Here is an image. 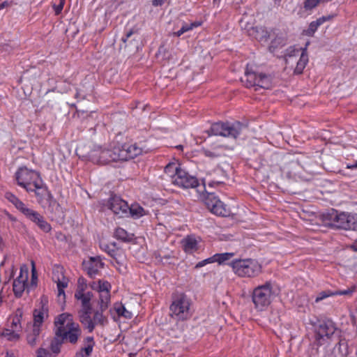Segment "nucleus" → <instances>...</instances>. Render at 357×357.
<instances>
[{"label":"nucleus","mask_w":357,"mask_h":357,"mask_svg":"<svg viewBox=\"0 0 357 357\" xmlns=\"http://www.w3.org/2000/svg\"><path fill=\"white\" fill-rule=\"evenodd\" d=\"M75 297L81 301L82 305V308L78 313L79 321L89 332H92L96 326H102L107 323V318L99 311H96L93 317H91L90 301L92 294L90 292L76 291Z\"/></svg>","instance_id":"obj_1"},{"label":"nucleus","mask_w":357,"mask_h":357,"mask_svg":"<svg viewBox=\"0 0 357 357\" xmlns=\"http://www.w3.org/2000/svg\"><path fill=\"white\" fill-rule=\"evenodd\" d=\"M112 143L102 147L92 142H88L79 144L76 149V152L79 157L88 158L96 163L105 165L114 162L112 155Z\"/></svg>","instance_id":"obj_2"},{"label":"nucleus","mask_w":357,"mask_h":357,"mask_svg":"<svg viewBox=\"0 0 357 357\" xmlns=\"http://www.w3.org/2000/svg\"><path fill=\"white\" fill-rule=\"evenodd\" d=\"M324 225L344 229H357V217L347 213H338L331 210L321 215Z\"/></svg>","instance_id":"obj_3"},{"label":"nucleus","mask_w":357,"mask_h":357,"mask_svg":"<svg viewBox=\"0 0 357 357\" xmlns=\"http://www.w3.org/2000/svg\"><path fill=\"white\" fill-rule=\"evenodd\" d=\"M38 198V202L48 212L53 213L58 218L63 217V212L59 204L53 199L46 186L44 185L42 180L36 183L33 188Z\"/></svg>","instance_id":"obj_4"},{"label":"nucleus","mask_w":357,"mask_h":357,"mask_svg":"<svg viewBox=\"0 0 357 357\" xmlns=\"http://www.w3.org/2000/svg\"><path fill=\"white\" fill-rule=\"evenodd\" d=\"M5 197L18 211H20L29 220L36 224L43 231L48 232L51 230L50 225L45 221L43 217H42L38 212L28 208L25 204L19 199L15 195L11 192H6Z\"/></svg>","instance_id":"obj_5"},{"label":"nucleus","mask_w":357,"mask_h":357,"mask_svg":"<svg viewBox=\"0 0 357 357\" xmlns=\"http://www.w3.org/2000/svg\"><path fill=\"white\" fill-rule=\"evenodd\" d=\"M307 42L305 48H296L289 47L287 49L284 55L286 64L290 68H294V73L301 74L303 73L308 62V56L306 52Z\"/></svg>","instance_id":"obj_6"},{"label":"nucleus","mask_w":357,"mask_h":357,"mask_svg":"<svg viewBox=\"0 0 357 357\" xmlns=\"http://www.w3.org/2000/svg\"><path fill=\"white\" fill-rule=\"evenodd\" d=\"M233 271L240 277L255 278L261 272V265L255 259H237L230 263Z\"/></svg>","instance_id":"obj_7"},{"label":"nucleus","mask_w":357,"mask_h":357,"mask_svg":"<svg viewBox=\"0 0 357 357\" xmlns=\"http://www.w3.org/2000/svg\"><path fill=\"white\" fill-rule=\"evenodd\" d=\"M273 298L274 294L269 283L256 287L252 293V302L259 310L268 307Z\"/></svg>","instance_id":"obj_8"},{"label":"nucleus","mask_w":357,"mask_h":357,"mask_svg":"<svg viewBox=\"0 0 357 357\" xmlns=\"http://www.w3.org/2000/svg\"><path fill=\"white\" fill-rule=\"evenodd\" d=\"M243 128V126L238 122L232 124L218 122L213 123L207 132L209 135H220L236 139L241 133Z\"/></svg>","instance_id":"obj_9"},{"label":"nucleus","mask_w":357,"mask_h":357,"mask_svg":"<svg viewBox=\"0 0 357 357\" xmlns=\"http://www.w3.org/2000/svg\"><path fill=\"white\" fill-rule=\"evenodd\" d=\"M190 302L186 296L178 295L170 306L171 316L177 320L187 319L190 316Z\"/></svg>","instance_id":"obj_10"},{"label":"nucleus","mask_w":357,"mask_h":357,"mask_svg":"<svg viewBox=\"0 0 357 357\" xmlns=\"http://www.w3.org/2000/svg\"><path fill=\"white\" fill-rule=\"evenodd\" d=\"M16 179L18 185L26 189L27 192H32L33 190L32 185L34 186L41 180L38 172L26 167L19 169L16 173Z\"/></svg>","instance_id":"obj_11"},{"label":"nucleus","mask_w":357,"mask_h":357,"mask_svg":"<svg viewBox=\"0 0 357 357\" xmlns=\"http://www.w3.org/2000/svg\"><path fill=\"white\" fill-rule=\"evenodd\" d=\"M89 286L98 293V304L100 310L102 311L106 310L110 303L111 284L107 281L98 280L92 282Z\"/></svg>","instance_id":"obj_12"},{"label":"nucleus","mask_w":357,"mask_h":357,"mask_svg":"<svg viewBox=\"0 0 357 357\" xmlns=\"http://www.w3.org/2000/svg\"><path fill=\"white\" fill-rule=\"evenodd\" d=\"M204 202L209 211L217 215L226 216L229 213L224 203L213 193L207 194Z\"/></svg>","instance_id":"obj_13"},{"label":"nucleus","mask_w":357,"mask_h":357,"mask_svg":"<svg viewBox=\"0 0 357 357\" xmlns=\"http://www.w3.org/2000/svg\"><path fill=\"white\" fill-rule=\"evenodd\" d=\"M52 280L56 283L58 289V297L62 298L64 301L66 298L64 289L68 285L69 280L64 275L63 268L60 266H55L53 269Z\"/></svg>","instance_id":"obj_14"},{"label":"nucleus","mask_w":357,"mask_h":357,"mask_svg":"<svg viewBox=\"0 0 357 357\" xmlns=\"http://www.w3.org/2000/svg\"><path fill=\"white\" fill-rule=\"evenodd\" d=\"M29 269L26 265L23 264L20 267L19 276L13 282V291L16 296L20 297L23 292L28 289Z\"/></svg>","instance_id":"obj_15"},{"label":"nucleus","mask_w":357,"mask_h":357,"mask_svg":"<svg viewBox=\"0 0 357 357\" xmlns=\"http://www.w3.org/2000/svg\"><path fill=\"white\" fill-rule=\"evenodd\" d=\"M135 34L133 30L127 32L126 38H123V44L120 47L121 51L125 56H130L137 52L140 43L137 40V36L131 38L132 36Z\"/></svg>","instance_id":"obj_16"},{"label":"nucleus","mask_w":357,"mask_h":357,"mask_svg":"<svg viewBox=\"0 0 357 357\" xmlns=\"http://www.w3.org/2000/svg\"><path fill=\"white\" fill-rule=\"evenodd\" d=\"M172 183L183 188H194L198 185V181L182 169L178 171Z\"/></svg>","instance_id":"obj_17"},{"label":"nucleus","mask_w":357,"mask_h":357,"mask_svg":"<svg viewBox=\"0 0 357 357\" xmlns=\"http://www.w3.org/2000/svg\"><path fill=\"white\" fill-rule=\"evenodd\" d=\"M242 28L246 30L250 36L260 41H268L269 38L268 35L272 33V32H269L265 26L261 24H257L255 26H254V24H245V27Z\"/></svg>","instance_id":"obj_18"},{"label":"nucleus","mask_w":357,"mask_h":357,"mask_svg":"<svg viewBox=\"0 0 357 357\" xmlns=\"http://www.w3.org/2000/svg\"><path fill=\"white\" fill-rule=\"evenodd\" d=\"M108 207L115 215L119 217L128 214L129 206L128 204L119 197H112L108 202Z\"/></svg>","instance_id":"obj_19"},{"label":"nucleus","mask_w":357,"mask_h":357,"mask_svg":"<svg viewBox=\"0 0 357 357\" xmlns=\"http://www.w3.org/2000/svg\"><path fill=\"white\" fill-rule=\"evenodd\" d=\"M54 324L56 328V335H59L63 334L64 331L69 330L73 325H75L77 323L73 321V317L70 314L63 313L55 319Z\"/></svg>","instance_id":"obj_20"},{"label":"nucleus","mask_w":357,"mask_h":357,"mask_svg":"<svg viewBox=\"0 0 357 357\" xmlns=\"http://www.w3.org/2000/svg\"><path fill=\"white\" fill-rule=\"evenodd\" d=\"M336 328L335 324L331 321H327L319 324L317 328V337L320 344L325 338H330L335 333Z\"/></svg>","instance_id":"obj_21"},{"label":"nucleus","mask_w":357,"mask_h":357,"mask_svg":"<svg viewBox=\"0 0 357 357\" xmlns=\"http://www.w3.org/2000/svg\"><path fill=\"white\" fill-rule=\"evenodd\" d=\"M83 266L88 275L93 277L102 268L103 263L99 257H91L83 261Z\"/></svg>","instance_id":"obj_22"},{"label":"nucleus","mask_w":357,"mask_h":357,"mask_svg":"<svg viewBox=\"0 0 357 357\" xmlns=\"http://www.w3.org/2000/svg\"><path fill=\"white\" fill-rule=\"evenodd\" d=\"M268 40H271V45H269V50L271 52H276L282 48L287 43V38L285 33L282 32L275 33L272 32L268 35Z\"/></svg>","instance_id":"obj_23"},{"label":"nucleus","mask_w":357,"mask_h":357,"mask_svg":"<svg viewBox=\"0 0 357 357\" xmlns=\"http://www.w3.org/2000/svg\"><path fill=\"white\" fill-rule=\"evenodd\" d=\"M102 249L105 250L107 252H108L115 260L117 264L120 265V267L118 268L120 272H123L125 270L124 264H125V256L121 250L109 249L107 245H101Z\"/></svg>","instance_id":"obj_24"},{"label":"nucleus","mask_w":357,"mask_h":357,"mask_svg":"<svg viewBox=\"0 0 357 357\" xmlns=\"http://www.w3.org/2000/svg\"><path fill=\"white\" fill-rule=\"evenodd\" d=\"M122 155L123 160L132 159L142 153V149L136 144H124L121 145Z\"/></svg>","instance_id":"obj_25"},{"label":"nucleus","mask_w":357,"mask_h":357,"mask_svg":"<svg viewBox=\"0 0 357 357\" xmlns=\"http://www.w3.org/2000/svg\"><path fill=\"white\" fill-rule=\"evenodd\" d=\"M80 335L81 329L78 324H76L75 325H73V326H71L69 330L64 331L63 334H60L58 336L62 337L63 339H65L69 342L74 344L77 342Z\"/></svg>","instance_id":"obj_26"},{"label":"nucleus","mask_w":357,"mask_h":357,"mask_svg":"<svg viewBox=\"0 0 357 357\" xmlns=\"http://www.w3.org/2000/svg\"><path fill=\"white\" fill-rule=\"evenodd\" d=\"M47 316V312L44 310H36L33 312V323L32 325L33 332L36 335H39L40 326Z\"/></svg>","instance_id":"obj_27"},{"label":"nucleus","mask_w":357,"mask_h":357,"mask_svg":"<svg viewBox=\"0 0 357 357\" xmlns=\"http://www.w3.org/2000/svg\"><path fill=\"white\" fill-rule=\"evenodd\" d=\"M112 311L115 312L118 317V318H123L126 319H130L133 316V311L130 308L126 307L122 303H116L114 305Z\"/></svg>","instance_id":"obj_28"},{"label":"nucleus","mask_w":357,"mask_h":357,"mask_svg":"<svg viewBox=\"0 0 357 357\" xmlns=\"http://www.w3.org/2000/svg\"><path fill=\"white\" fill-rule=\"evenodd\" d=\"M94 344L95 343L92 337H86L84 347L76 354L75 357H89Z\"/></svg>","instance_id":"obj_29"},{"label":"nucleus","mask_w":357,"mask_h":357,"mask_svg":"<svg viewBox=\"0 0 357 357\" xmlns=\"http://www.w3.org/2000/svg\"><path fill=\"white\" fill-rule=\"evenodd\" d=\"M271 82L269 77L261 73L258 75L257 80L256 82L255 90L259 89H268L271 87Z\"/></svg>","instance_id":"obj_30"},{"label":"nucleus","mask_w":357,"mask_h":357,"mask_svg":"<svg viewBox=\"0 0 357 357\" xmlns=\"http://www.w3.org/2000/svg\"><path fill=\"white\" fill-rule=\"evenodd\" d=\"M180 165L176 162H170L165 168V174L171 178L172 183L175 179L178 171L181 170Z\"/></svg>","instance_id":"obj_31"},{"label":"nucleus","mask_w":357,"mask_h":357,"mask_svg":"<svg viewBox=\"0 0 357 357\" xmlns=\"http://www.w3.org/2000/svg\"><path fill=\"white\" fill-rule=\"evenodd\" d=\"M257 77L258 75L253 72H250L248 68L245 71L244 77L242 78V82L247 87L255 86Z\"/></svg>","instance_id":"obj_32"},{"label":"nucleus","mask_w":357,"mask_h":357,"mask_svg":"<svg viewBox=\"0 0 357 357\" xmlns=\"http://www.w3.org/2000/svg\"><path fill=\"white\" fill-rule=\"evenodd\" d=\"M183 248L185 252H192L197 248V241L193 237H187L183 240Z\"/></svg>","instance_id":"obj_33"},{"label":"nucleus","mask_w":357,"mask_h":357,"mask_svg":"<svg viewBox=\"0 0 357 357\" xmlns=\"http://www.w3.org/2000/svg\"><path fill=\"white\" fill-rule=\"evenodd\" d=\"M128 213L135 218H139L146 215L145 210L138 204H132L128 209Z\"/></svg>","instance_id":"obj_34"},{"label":"nucleus","mask_w":357,"mask_h":357,"mask_svg":"<svg viewBox=\"0 0 357 357\" xmlns=\"http://www.w3.org/2000/svg\"><path fill=\"white\" fill-rule=\"evenodd\" d=\"M112 158H113V161L116 162V161H119V160H123V158L121 157V155H122L121 145L118 143L113 142L112 145Z\"/></svg>","instance_id":"obj_35"},{"label":"nucleus","mask_w":357,"mask_h":357,"mask_svg":"<svg viewBox=\"0 0 357 357\" xmlns=\"http://www.w3.org/2000/svg\"><path fill=\"white\" fill-rule=\"evenodd\" d=\"M199 24H183V26L177 31L173 32L172 35L181 36L185 32H188L193 29L195 27H197Z\"/></svg>","instance_id":"obj_36"},{"label":"nucleus","mask_w":357,"mask_h":357,"mask_svg":"<svg viewBox=\"0 0 357 357\" xmlns=\"http://www.w3.org/2000/svg\"><path fill=\"white\" fill-rule=\"evenodd\" d=\"M115 236L120 240L123 241H129L132 238L131 234H129L125 229L122 228H118L115 231Z\"/></svg>","instance_id":"obj_37"},{"label":"nucleus","mask_w":357,"mask_h":357,"mask_svg":"<svg viewBox=\"0 0 357 357\" xmlns=\"http://www.w3.org/2000/svg\"><path fill=\"white\" fill-rule=\"evenodd\" d=\"M2 336L7 338L8 340L10 341H15L20 339V334L17 333L15 331H13L12 329H5L2 334Z\"/></svg>","instance_id":"obj_38"},{"label":"nucleus","mask_w":357,"mask_h":357,"mask_svg":"<svg viewBox=\"0 0 357 357\" xmlns=\"http://www.w3.org/2000/svg\"><path fill=\"white\" fill-rule=\"evenodd\" d=\"M233 253H221V254H215L213 257L214 262L217 261L219 264L224 263L226 261L229 260L233 257Z\"/></svg>","instance_id":"obj_39"},{"label":"nucleus","mask_w":357,"mask_h":357,"mask_svg":"<svg viewBox=\"0 0 357 357\" xmlns=\"http://www.w3.org/2000/svg\"><path fill=\"white\" fill-rule=\"evenodd\" d=\"M334 296V291H321L316 297L315 302L318 303V302L322 301L323 299H324V298H327L328 296Z\"/></svg>","instance_id":"obj_40"},{"label":"nucleus","mask_w":357,"mask_h":357,"mask_svg":"<svg viewBox=\"0 0 357 357\" xmlns=\"http://www.w3.org/2000/svg\"><path fill=\"white\" fill-rule=\"evenodd\" d=\"M22 328L21 324H20V320L19 317H15L13 319L12 324H11V329L13 331H15L17 333H18Z\"/></svg>","instance_id":"obj_41"},{"label":"nucleus","mask_w":357,"mask_h":357,"mask_svg":"<svg viewBox=\"0 0 357 357\" xmlns=\"http://www.w3.org/2000/svg\"><path fill=\"white\" fill-rule=\"evenodd\" d=\"M87 287L86 282L84 278H80L78 280V287L76 291L84 292Z\"/></svg>","instance_id":"obj_42"},{"label":"nucleus","mask_w":357,"mask_h":357,"mask_svg":"<svg viewBox=\"0 0 357 357\" xmlns=\"http://www.w3.org/2000/svg\"><path fill=\"white\" fill-rule=\"evenodd\" d=\"M354 291V288H348L345 290H340L334 291L335 295H341V296H350Z\"/></svg>","instance_id":"obj_43"},{"label":"nucleus","mask_w":357,"mask_h":357,"mask_svg":"<svg viewBox=\"0 0 357 357\" xmlns=\"http://www.w3.org/2000/svg\"><path fill=\"white\" fill-rule=\"evenodd\" d=\"M50 347L54 354H58L60 352L61 344L58 341H53Z\"/></svg>","instance_id":"obj_44"},{"label":"nucleus","mask_w":357,"mask_h":357,"mask_svg":"<svg viewBox=\"0 0 357 357\" xmlns=\"http://www.w3.org/2000/svg\"><path fill=\"white\" fill-rule=\"evenodd\" d=\"M38 337V335H36L32 331V333H29L27 336L28 343L31 346H34L36 343Z\"/></svg>","instance_id":"obj_45"},{"label":"nucleus","mask_w":357,"mask_h":357,"mask_svg":"<svg viewBox=\"0 0 357 357\" xmlns=\"http://www.w3.org/2000/svg\"><path fill=\"white\" fill-rule=\"evenodd\" d=\"M319 24H310V27L307 30L304 31V33L307 36H312L317 29Z\"/></svg>","instance_id":"obj_46"},{"label":"nucleus","mask_w":357,"mask_h":357,"mask_svg":"<svg viewBox=\"0 0 357 357\" xmlns=\"http://www.w3.org/2000/svg\"><path fill=\"white\" fill-rule=\"evenodd\" d=\"M65 1L66 0H59V3L58 5L53 6L54 12L56 15H59L61 12L65 4Z\"/></svg>","instance_id":"obj_47"},{"label":"nucleus","mask_w":357,"mask_h":357,"mask_svg":"<svg viewBox=\"0 0 357 357\" xmlns=\"http://www.w3.org/2000/svg\"><path fill=\"white\" fill-rule=\"evenodd\" d=\"M213 262H214L213 257H209L208 259H206L202 260V261H199V263H197L195 266V268H200V267L205 266L206 264L213 263Z\"/></svg>","instance_id":"obj_48"},{"label":"nucleus","mask_w":357,"mask_h":357,"mask_svg":"<svg viewBox=\"0 0 357 357\" xmlns=\"http://www.w3.org/2000/svg\"><path fill=\"white\" fill-rule=\"evenodd\" d=\"M168 0H152V5L155 7L161 6Z\"/></svg>","instance_id":"obj_49"},{"label":"nucleus","mask_w":357,"mask_h":357,"mask_svg":"<svg viewBox=\"0 0 357 357\" xmlns=\"http://www.w3.org/2000/svg\"><path fill=\"white\" fill-rule=\"evenodd\" d=\"M38 357H45L47 354V351L45 349H39L38 350Z\"/></svg>","instance_id":"obj_50"},{"label":"nucleus","mask_w":357,"mask_h":357,"mask_svg":"<svg viewBox=\"0 0 357 357\" xmlns=\"http://www.w3.org/2000/svg\"><path fill=\"white\" fill-rule=\"evenodd\" d=\"M31 274L34 275H36V266H35V263L33 261H31Z\"/></svg>","instance_id":"obj_51"},{"label":"nucleus","mask_w":357,"mask_h":357,"mask_svg":"<svg viewBox=\"0 0 357 357\" xmlns=\"http://www.w3.org/2000/svg\"><path fill=\"white\" fill-rule=\"evenodd\" d=\"M347 169H354L357 168V161L354 162L353 164H348L347 165Z\"/></svg>","instance_id":"obj_52"},{"label":"nucleus","mask_w":357,"mask_h":357,"mask_svg":"<svg viewBox=\"0 0 357 357\" xmlns=\"http://www.w3.org/2000/svg\"><path fill=\"white\" fill-rule=\"evenodd\" d=\"M36 281H37V273L34 276L32 274V275H31V285L35 286L36 284Z\"/></svg>","instance_id":"obj_53"},{"label":"nucleus","mask_w":357,"mask_h":357,"mask_svg":"<svg viewBox=\"0 0 357 357\" xmlns=\"http://www.w3.org/2000/svg\"><path fill=\"white\" fill-rule=\"evenodd\" d=\"M351 248L356 252H357V239L351 245Z\"/></svg>","instance_id":"obj_54"},{"label":"nucleus","mask_w":357,"mask_h":357,"mask_svg":"<svg viewBox=\"0 0 357 357\" xmlns=\"http://www.w3.org/2000/svg\"><path fill=\"white\" fill-rule=\"evenodd\" d=\"M333 18H334L333 15H328V16L324 17L323 18V20H333Z\"/></svg>","instance_id":"obj_55"},{"label":"nucleus","mask_w":357,"mask_h":357,"mask_svg":"<svg viewBox=\"0 0 357 357\" xmlns=\"http://www.w3.org/2000/svg\"><path fill=\"white\" fill-rule=\"evenodd\" d=\"M8 5V2L7 1H5L2 3L0 4V9H3L6 6H7Z\"/></svg>","instance_id":"obj_56"},{"label":"nucleus","mask_w":357,"mask_h":357,"mask_svg":"<svg viewBox=\"0 0 357 357\" xmlns=\"http://www.w3.org/2000/svg\"><path fill=\"white\" fill-rule=\"evenodd\" d=\"M164 48L162 47H160L159 50H158V53L160 54L162 53H163L164 52Z\"/></svg>","instance_id":"obj_57"},{"label":"nucleus","mask_w":357,"mask_h":357,"mask_svg":"<svg viewBox=\"0 0 357 357\" xmlns=\"http://www.w3.org/2000/svg\"><path fill=\"white\" fill-rule=\"evenodd\" d=\"M1 292H2V289L0 290V305H1V303L3 302Z\"/></svg>","instance_id":"obj_58"},{"label":"nucleus","mask_w":357,"mask_h":357,"mask_svg":"<svg viewBox=\"0 0 357 357\" xmlns=\"http://www.w3.org/2000/svg\"><path fill=\"white\" fill-rule=\"evenodd\" d=\"M6 357H15L13 354H9L7 353V355Z\"/></svg>","instance_id":"obj_59"},{"label":"nucleus","mask_w":357,"mask_h":357,"mask_svg":"<svg viewBox=\"0 0 357 357\" xmlns=\"http://www.w3.org/2000/svg\"><path fill=\"white\" fill-rule=\"evenodd\" d=\"M177 148H178V149H181V148H182V146H181V145H179V146H177Z\"/></svg>","instance_id":"obj_60"},{"label":"nucleus","mask_w":357,"mask_h":357,"mask_svg":"<svg viewBox=\"0 0 357 357\" xmlns=\"http://www.w3.org/2000/svg\"><path fill=\"white\" fill-rule=\"evenodd\" d=\"M215 1H216L217 0H214Z\"/></svg>","instance_id":"obj_61"}]
</instances>
